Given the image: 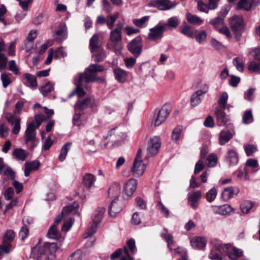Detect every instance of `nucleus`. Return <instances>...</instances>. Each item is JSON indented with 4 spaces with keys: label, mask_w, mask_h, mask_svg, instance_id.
<instances>
[{
    "label": "nucleus",
    "mask_w": 260,
    "mask_h": 260,
    "mask_svg": "<svg viewBox=\"0 0 260 260\" xmlns=\"http://www.w3.org/2000/svg\"><path fill=\"white\" fill-rule=\"evenodd\" d=\"M210 242L220 253H227L229 257L232 260H237L243 255V252L240 249L232 247L230 244H223L216 239L211 240Z\"/></svg>",
    "instance_id": "nucleus-1"
},
{
    "label": "nucleus",
    "mask_w": 260,
    "mask_h": 260,
    "mask_svg": "<svg viewBox=\"0 0 260 260\" xmlns=\"http://www.w3.org/2000/svg\"><path fill=\"white\" fill-rule=\"evenodd\" d=\"M104 70L102 65L90 64L83 73H80L75 77L74 81H94L96 74Z\"/></svg>",
    "instance_id": "nucleus-2"
},
{
    "label": "nucleus",
    "mask_w": 260,
    "mask_h": 260,
    "mask_svg": "<svg viewBox=\"0 0 260 260\" xmlns=\"http://www.w3.org/2000/svg\"><path fill=\"white\" fill-rule=\"evenodd\" d=\"M230 27L235 35L237 40L240 38L241 34L244 31L245 23L243 17L241 15H235L230 19Z\"/></svg>",
    "instance_id": "nucleus-3"
},
{
    "label": "nucleus",
    "mask_w": 260,
    "mask_h": 260,
    "mask_svg": "<svg viewBox=\"0 0 260 260\" xmlns=\"http://www.w3.org/2000/svg\"><path fill=\"white\" fill-rule=\"evenodd\" d=\"M35 125V121H32L27 125V128L25 132V143H30V149H34L38 145L39 140L36 139V129Z\"/></svg>",
    "instance_id": "nucleus-4"
},
{
    "label": "nucleus",
    "mask_w": 260,
    "mask_h": 260,
    "mask_svg": "<svg viewBox=\"0 0 260 260\" xmlns=\"http://www.w3.org/2000/svg\"><path fill=\"white\" fill-rule=\"evenodd\" d=\"M121 41L122 31H120L119 29H113L110 32L107 48L115 51L119 48Z\"/></svg>",
    "instance_id": "nucleus-5"
},
{
    "label": "nucleus",
    "mask_w": 260,
    "mask_h": 260,
    "mask_svg": "<svg viewBox=\"0 0 260 260\" xmlns=\"http://www.w3.org/2000/svg\"><path fill=\"white\" fill-rule=\"evenodd\" d=\"M198 90L192 94L190 99V103L192 106L195 107L201 103V96L207 93L208 90V85L205 82H196Z\"/></svg>",
    "instance_id": "nucleus-6"
},
{
    "label": "nucleus",
    "mask_w": 260,
    "mask_h": 260,
    "mask_svg": "<svg viewBox=\"0 0 260 260\" xmlns=\"http://www.w3.org/2000/svg\"><path fill=\"white\" fill-rule=\"evenodd\" d=\"M142 48V40L140 36H138L132 40L127 45L128 51L135 57H138L141 55Z\"/></svg>",
    "instance_id": "nucleus-7"
},
{
    "label": "nucleus",
    "mask_w": 260,
    "mask_h": 260,
    "mask_svg": "<svg viewBox=\"0 0 260 260\" xmlns=\"http://www.w3.org/2000/svg\"><path fill=\"white\" fill-rule=\"evenodd\" d=\"M160 145L159 137L154 136L150 138L148 142L146 157L148 158L156 155L159 150Z\"/></svg>",
    "instance_id": "nucleus-8"
},
{
    "label": "nucleus",
    "mask_w": 260,
    "mask_h": 260,
    "mask_svg": "<svg viewBox=\"0 0 260 260\" xmlns=\"http://www.w3.org/2000/svg\"><path fill=\"white\" fill-rule=\"evenodd\" d=\"M165 30L164 26L159 23L149 29L150 32L148 35V39L152 41H160L164 36V32Z\"/></svg>",
    "instance_id": "nucleus-9"
},
{
    "label": "nucleus",
    "mask_w": 260,
    "mask_h": 260,
    "mask_svg": "<svg viewBox=\"0 0 260 260\" xmlns=\"http://www.w3.org/2000/svg\"><path fill=\"white\" fill-rule=\"evenodd\" d=\"M171 111V106L169 104H165L156 114L155 126H159L165 122Z\"/></svg>",
    "instance_id": "nucleus-10"
},
{
    "label": "nucleus",
    "mask_w": 260,
    "mask_h": 260,
    "mask_svg": "<svg viewBox=\"0 0 260 260\" xmlns=\"http://www.w3.org/2000/svg\"><path fill=\"white\" fill-rule=\"evenodd\" d=\"M15 237L14 232L11 230H7L4 236V240L2 244L0 245V248L5 252L9 253L12 248L11 242Z\"/></svg>",
    "instance_id": "nucleus-11"
},
{
    "label": "nucleus",
    "mask_w": 260,
    "mask_h": 260,
    "mask_svg": "<svg viewBox=\"0 0 260 260\" xmlns=\"http://www.w3.org/2000/svg\"><path fill=\"white\" fill-rule=\"evenodd\" d=\"M177 4L170 0H155L152 2L150 6L157 7L159 10L165 11L171 9L176 7Z\"/></svg>",
    "instance_id": "nucleus-12"
},
{
    "label": "nucleus",
    "mask_w": 260,
    "mask_h": 260,
    "mask_svg": "<svg viewBox=\"0 0 260 260\" xmlns=\"http://www.w3.org/2000/svg\"><path fill=\"white\" fill-rule=\"evenodd\" d=\"M260 5L259 0H240L237 6V9L246 11H250Z\"/></svg>",
    "instance_id": "nucleus-13"
},
{
    "label": "nucleus",
    "mask_w": 260,
    "mask_h": 260,
    "mask_svg": "<svg viewBox=\"0 0 260 260\" xmlns=\"http://www.w3.org/2000/svg\"><path fill=\"white\" fill-rule=\"evenodd\" d=\"M124 136V134L120 132V131L117 129L116 128L111 129L107 136L104 137L105 140L102 143V146L105 147L108 143L107 141L108 139L112 141H118L119 139L122 138Z\"/></svg>",
    "instance_id": "nucleus-14"
},
{
    "label": "nucleus",
    "mask_w": 260,
    "mask_h": 260,
    "mask_svg": "<svg viewBox=\"0 0 260 260\" xmlns=\"http://www.w3.org/2000/svg\"><path fill=\"white\" fill-rule=\"evenodd\" d=\"M6 119L13 126L12 133L14 135H18L20 131V119L13 115H7Z\"/></svg>",
    "instance_id": "nucleus-15"
},
{
    "label": "nucleus",
    "mask_w": 260,
    "mask_h": 260,
    "mask_svg": "<svg viewBox=\"0 0 260 260\" xmlns=\"http://www.w3.org/2000/svg\"><path fill=\"white\" fill-rule=\"evenodd\" d=\"M146 169L145 165L142 161H134L133 166L131 169V171L133 176L138 177L142 176Z\"/></svg>",
    "instance_id": "nucleus-16"
},
{
    "label": "nucleus",
    "mask_w": 260,
    "mask_h": 260,
    "mask_svg": "<svg viewBox=\"0 0 260 260\" xmlns=\"http://www.w3.org/2000/svg\"><path fill=\"white\" fill-rule=\"evenodd\" d=\"M224 109H220L216 107L215 109V113L217 121L218 124L220 126L224 125L229 121V118L224 111Z\"/></svg>",
    "instance_id": "nucleus-17"
},
{
    "label": "nucleus",
    "mask_w": 260,
    "mask_h": 260,
    "mask_svg": "<svg viewBox=\"0 0 260 260\" xmlns=\"http://www.w3.org/2000/svg\"><path fill=\"white\" fill-rule=\"evenodd\" d=\"M137 186V180L132 178L128 180L124 186V192L128 197L132 196L135 192Z\"/></svg>",
    "instance_id": "nucleus-18"
},
{
    "label": "nucleus",
    "mask_w": 260,
    "mask_h": 260,
    "mask_svg": "<svg viewBox=\"0 0 260 260\" xmlns=\"http://www.w3.org/2000/svg\"><path fill=\"white\" fill-rule=\"evenodd\" d=\"M89 48L92 53L97 52L99 49L103 48L102 47V43L100 40L99 36L98 34H95L90 38L89 40Z\"/></svg>",
    "instance_id": "nucleus-19"
},
{
    "label": "nucleus",
    "mask_w": 260,
    "mask_h": 260,
    "mask_svg": "<svg viewBox=\"0 0 260 260\" xmlns=\"http://www.w3.org/2000/svg\"><path fill=\"white\" fill-rule=\"evenodd\" d=\"M225 160L230 166H235L239 161V155L234 149H229L226 152Z\"/></svg>",
    "instance_id": "nucleus-20"
},
{
    "label": "nucleus",
    "mask_w": 260,
    "mask_h": 260,
    "mask_svg": "<svg viewBox=\"0 0 260 260\" xmlns=\"http://www.w3.org/2000/svg\"><path fill=\"white\" fill-rule=\"evenodd\" d=\"M121 256L120 260H133V258L129 256L127 248L124 247L123 249L119 248L116 250L111 255V258L114 259L118 256Z\"/></svg>",
    "instance_id": "nucleus-21"
},
{
    "label": "nucleus",
    "mask_w": 260,
    "mask_h": 260,
    "mask_svg": "<svg viewBox=\"0 0 260 260\" xmlns=\"http://www.w3.org/2000/svg\"><path fill=\"white\" fill-rule=\"evenodd\" d=\"M180 32L189 38H193L194 37L195 31H197L193 27L187 24L184 22L179 27Z\"/></svg>",
    "instance_id": "nucleus-22"
},
{
    "label": "nucleus",
    "mask_w": 260,
    "mask_h": 260,
    "mask_svg": "<svg viewBox=\"0 0 260 260\" xmlns=\"http://www.w3.org/2000/svg\"><path fill=\"white\" fill-rule=\"evenodd\" d=\"M211 208L214 213L222 215H228L232 212L233 210V208L228 204L220 206H212Z\"/></svg>",
    "instance_id": "nucleus-23"
},
{
    "label": "nucleus",
    "mask_w": 260,
    "mask_h": 260,
    "mask_svg": "<svg viewBox=\"0 0 260 260\" xmlns=\"http://www.w3.org/2000/svg\"><path fill=\"white\" fill-rule=\"evenodd\" d=\"M122 210V207L117 200L114 199L109 207V214L112 217H115Z\"/></svg>",
    "instance_id": "nucleus-24"
},
{
    "label": "nucleus",
    "mask_w": 260,
    "mask_h": 260,
    "mask_svg": "<svg viewBox=\"0 0 260 260\" xmlns=\"http://www.w3.org/2000/svg\"><path fill=\"white\" fill-rule=\"evenodd\" d=\"M93 103V100L91 98H86L82 100H78L76 102L75 109V110H84L91 106Z\"/></svg>",
    "instance_id": "nucleus-25"
},
{
    "label": "nucleus",
    "mask_w": 260,
    "mask_h": 260,
    "mask_svg": "<svg viewBox=\"0 0 260 260\" xmlns=\"http://www.w3.org/2000/svg\"><path fill=\"white\" fill-rule=\"evenodd\" d=\"M121 187L118 182H114L109 187L108 193L110 198L117 200L120 194Z\"/></svg>",
    "instance_id": "nucleus-26"
},
{
    "label": "nucleus",
    "mask_w": 260,
    "mask_h": 260,
    "mask_svg": "<svg viewBox=\"0 0 260 260\" xmlns=\"http://www.w3.org/2000/svg\"><path fill=\"white\" fill-rule=\"evenodd\" d=\"M202 193L201 191H196L189 195L188 203L191 207L193 209H197L198 207V202L201 197Z\"/></svg>",
    "instance_id": "nucleus-27"
},
{
    "label": "nucleus",
    "mask_w": 260,
    "mask_h": 260,
    "mask_svg": "<svg viewBox=\"0 0 260 260\" xmlns=\"http://www.w3.org/2000/svg\"><path fill=\"white\" fill-rule=\"evenodd\" d=\"M233 137V134L229 130H223L220 132L219 136V143L223 145L228 143Z\"/></svg>",
    "instance_id": "nucleus-28"
},
{
    "label": "nucleus",
    "mask_w": 260,
    "mask_h": 260,
    "mask_svg": "<svg viewBox=\"0 0 260 260\" xmlns=\"http://www.w3.org/2000/svg\"><path fill=\"white\" fill-rule=\"evenodd\" d=\"M37 31L31 30L29 31L26 40L24 42V45L26 49L28 51L32 48L33 43L35 39L37 38Z\"/></svg>",
    "instance_id": "nucleus-29"
},
{
    "label": "nucleus",
    "mask_w": 260,
    "mask_h": 260,
    "mask_svg": "<svg viewBox=\"0 0 260 260\" xmlns=\"http://www.w3.org/2000/svg\"><path fill=\"white\" fill-rule=\"evenodd\" d=\"M190 243L193 247L198 249H203L206 245L207 241L205 238L198 237L191 239Z\"/></svg>",
    "instance_id": "nucleus-30"
},
{
    "label": "nucleus",
    "mask_w": 260,
    "mask_h": 260,
    "mask_svg": "<svg viewBox=\"0 0 260 260\" xmlns=\"http://www.w3.org/2000/svg\"><path fill=\"white\" fill-rule=\"evenodd\" d=\"M24 175L26 177L29 175L31 171L37 170L40 166V162L38 161L26 162L25 163Z\"/></svg>",
    "instance_id": "nucleus-31"
},
{
    "label": "nucleus",
    "mask_w": 260,
    "mask_h": 260,
    "mask_svg": "<svg viewBox=\"0 0 260 260\" xmlns=\"http://www.w3.org/2000/svg\"><path fill=\"white\" fill-rule=\"evenodd\" d=\"M67 28L64 23H60L55 32V35L60 37V40L62 41L67 38Z\"/></svg>",
    "instance_id": "nucleus-32"
},
{
    "label": "nucleus",
    "mask_w": 260,
    "mask_h": 260,
    "mask_svg": "<svg viewBox=\"0 0 260 260\" xmlns=\"http://www.w3.org/2000/svg\"><path fill=\"white\" fill-rule=\"evenodd\" d=\"M105 211V208L104 207H100L97 208L92 216V222L99 224L103 217Z\"/></svg>",
    "instance_id": "nucleus-33"
},
{
    "label": "nucleus",
    "mask_w": 260,
    "mask_h": 260,
    "mask_svg": "<svg viewBox=\"0 0 260 260\" xmlns=\"http://www.w3.org/2000/svg\"><path fill=\"white\" fill-rule=\"evenodd\" d=\"M86 83L87 82H78L75 89L70 94L69 97L71 98L75 94H77L80 98L83 96L85 94L83 88Z\"/></svg>",
    "instance_id": "nucleus-34"
},
{
    "label": "nucleus",
    "mask_w": 260,
    "mask_h": 260,
    "mask_svg": "<svg viewBox=\"0 0 260 260\" xmlns=\"http://www.w3.org/2000/svg\"><path fill=\"white\" fill-rule=\"evenodd\" d=\"M161 237L164 239L167 243V246L170 251L173 250L172 245L174 243L173 237L168 233L167 229H164L161 234Z\"/></svg>",
    "instance_id": "nucleus-35"
},
{
    "label": "nucleus",
    "mask_w": 260,
    "mask_h": 260,
    "mask_svg": "<svg viewBox=\"0 0 260 260\" xmlns=\"http://www.w3.org/2000/svg\"><path fill=\"white\" fill-rule=\"evenodd\" d=\"M95 180L96 178L93 175L87 173L83 177V182L87 188H89L93 185Z\"/></svg>",
    "instance_id": "nucleus-36"
},
{
    "label": "nucleus",
    "mask_w": 260,
    "mask_h": 260,
    "mask_svg": "<svg viewBox=\"0 0 260 260\" xmlns=\"http://www.w3.org/2000/svg\"><path fill=\"white\" fill-rule=\"evenodd\" d=\"M188 22L192 24L200 25L203 23L204 20L195 15L187 13L186 15Z\"/></svg>",
    "instance_id": "nucleus-37"
},
{
    "label": "nucleus",
    "mask_w": 260,
    "mask_h": 260,
    "mask_svg": "<svg viewBox=\"0 0 260 260\" xmlns=\"http://www.w3.org/2000/svg\"><path fill=\"white\" fill-rule=\"evenodd\" d=\"M74 207L72 206V205L64 207L63 208L61 214L58 215V216L55 218L54 221L55 223L58 224L61 221L63 216L71 213Z\"/></svg>",
    "instance_id": "nucleus-38"
},
{
    "label": "nucleus",
    "mask_w": 260,
    "mask_h": 260,
    "mask_svg": "<svg viewBox=\"0 0 260 260\" xmlns=\"http://www.w3.org/2000/svg\"><path fill=\"white\" fill-rule=\"evenodd\" d=\"M209 23L212 25L214 28L218 30L224 24V19L221 18L220 16H217V17L211 19L209 21Z\"/></svg>",
    "instance_id": "nucleus-39"
},
{
    "label": "nucleus",
    "mask_w": 260,
    "mask_h": 260,
    "mask_svg": "<svg viewBox=\"0 0 260 260\" xmlns=\"http://www.w3.org/2000/svg\"><path fill=\"white\" fill-rule=\"evenodd\" d=\"M180 23V21L178 17L176 16L170 18L166 23L162 24L165 29H167L168 26L171 27L173 28H176Z\"/></svg>",
    "instance_id": "nucleus-40"
},
{
    "label": "nucleus",
    "mask_w": 260,
    "mask_h": 260,
    "mask_svg": "<svg viewBox=\"0 0 260 260\" xmlns=\"http://www.w3.org/2000/svg\"><path fill=\"white\" fill-rule=\"evenodd\" d=\"M254 206V203L250 201H243L241 205V212L244 214H248Z\"/></svg>",
    "instance_id": "nucleus-41"
},
{
    "label": "nucleus",
    "mask_w": 260,
    "mask_h": 260,
    "mask_svg": "<svg viewBox=\"0 0 260 260\" xmlns=\"http://www.w3.org/2000/svg\"><path fill=\"white\" fill-rule=\"evenodd\" d=\"M71 143L70 142H67L65 143L61 148L60 153L58 156V159L60 161H63L66 159L68 152L71 148Z\"/></svg>",
    "instance_id": "nucleus-42"
},
{
    "label": "nucleus",
    "mask_w": 260,
    "mask_h": 260,
    "mask_svg": "<svg viewBox=\"0 0 260 260\" xmlns=\"http://www.w3.org/2000/svg\"><path fill=\"white\" fill-rule=\"evenodd\" d=\"M196 40L199 44H203L207 37V33L205 30H201L200 31H195L194 37Z\"/></svg>",
    "instance_id": "nucleus-43"
},
{
    "label": "nucleus",
    "mask_w": 260,
    "mask_h": 260,
    "mask_svg": "<svg viewBox=\"0 0 260 260\" xmlns=\"http://www.w3.org/2000/svg\"><path fill=\"white\" fill-rule=\"evenodd\" d=\"M47 237L50 239H56L60 237V233L57 230L55 225H52L49 228L47 234Z\"/></svg>",
    "instance_id": "nucleus-44"
},
{
    "label": "nucleus",
    "mask_w": 260,
    "mask_h": 260,
    "mask_svg": "<svg viewBox=\"0 0 260 260\" xmlns=\"http://www.w3.org/2000/svg\"><path fill=\"white\" fill-rule=\"evenodd\" d=\"M93 54L92 57L94 61L96 62L103 61L106 57L105 51L103 48L99 49V50Z\"/></svg>",
    "instance_id": "nucleus-45"
},
{
    "label": "nucleus",
    "mask_w": 260,
    "mask_h": 260,
    "mask_svg": "<svg viewBox=\"0 0 260 260\" xmlns=\"http://www.w3.org/2000/svg\"><path fill=\"white\" fill-rule=\"evenodd\" d=\"M182 127L177 126L173 131L172 134V139L173 141L177 142L181 137L182 134Z\"/></svg>",
    "instance_id": "nucleus-46"
},
{
    "label": "nucleus",
    "mask_w": 260,
    "mask_h": 260,
    "mask_svg": "<svg viewBox=\"0 0 260 260\" xmlns=\"http://www.w3.org/2000/svg\"><path fill=\"white\" fill-rule=\"evenodd\" d=\"M148 16H144L140 19H133V22L136 26L143 28L146 26V23L148 21Z\"/></svg>",
    "instance_id": "nucleus-47"
},
{
    "label": "nucleus",
    "mask_w": 260,
    "mask_h": 260,
    "mask_svg": "<svg viewBox=\"0 0 260 260\" xmlns=\"http://www.w3.org/2000/svg\"><path fill=\"white\" fill-rule=\"evenodd\" d=\"M156 207L160 213L166 218H168L170 215L169 209L160 202H157Z\"/></svg>",
    "instance_id": "nucleus-48"
},
{
    "label": "nucleus",
    "mask_w": 260,
    "mask_h": 260,
    "mask_svg": "<svg viewBox=\"0 0 260 260\" xmlns=\"http://www.w3.org/2000/svg\"><path fill=\"white\" fill-rule=\"evenodd\" d=\"M13 155L18 159L24 160L26 158L27 153L22 149H16L13 151Z\"/></svg>",
    "instance_id": "nucleus-49"
},
{
    "label": "nucleus",
    "mask_w": 260,
    "mask_h": 260,
    "mask_svg": "<svg viewBox=\"0 0 260 260\" xmlns=\"http://www.w3.org/2000/svg\"><path fill=\"white\" fill-rule=\"evenodd\" d=\"M253 121V118L251 110L246 111L243 115V123L247 124L251 123Z\"/></svg>",
    "instance_id": "nucleus-50"
},
{
    "label": "nucleus",
    "mask_w": 260,
    "mask_h": 260,
    "mask_svg": "<svg viewBox=\"0 0 260 260\" xmlns=\"http://www.w3.org/2000/svg\"><path fill=\"white\" fill-rule=\"evenodd\" d=\"M235 194L234 188L232 186L226 187L222 193V197L226 200L232 198Z\"/></svg>",
    "instance_id": "nucleus-51"
},
{
    "label": "nucleus",
    "mask_w": 260,
    "mask_h": 260,
    "mask_svg": "<svg viewBox=\"0 0 260 260\" xmlns=\"http://www.w3.org/2000/svg\"><path fill=\"white\" fill-rule=\"evenodd\" d=\"M114 74L116 80L118 81H121L122 80H125L127 73L124 70L118 69L114 70Z\"/></svg>",
    "instance_id": "nucleus-52"
},
{
    "label": "nucleus",
    "mask_w": 260,
    "mask_h": 260,
    "mask_svg": "<svg viewBox=\"0 0 260 260\" xmlns=\"http://www.w3.org/2000/svg\"><path fill=\"white\" fill-rule=\"evenodd\" d=\"M233 64L236 67V69L242 72L244 70V64L242 59L239 57H235L233 60Z\"/></svg>",
    "instance_id": "nucleus-53"
},
{
    "label": "nucleus",
    "mask_w": 260,
    "mask_h": 260,
    "mask_svg": "<svg viewBox=\"0 0 260 260\" xmlns=\"http://www.w3.org/2000/svg\"><path fill=\"white\" fill-rule=\"evenodd\" d=\"M53 89V85L51 82H47L41 87L40 90L43 95H46Z\"/></svg>",
    "instance_id": "nucleus-54"
},
{
    "label": "nucleus",
    "mask_w": 260,
    "mask_h": 260,
    "mask_svg": "<svg viewBox=\"0 0 260 260\" xmlns=\"http://www.w3.org/2000/svg\"><path fill=\"white\" fill-rule=\"evenodd\" d=\"M8 69L13 73L14 75H18L20 74V71L14 60H11L8 62Z\"/></svg>",
    "instance_id": "nucleus-55"
},
{
    "label": "nucleus",
    "mask_w": 260,
    "mask_h": 260,
    "mask_svg": "<svg viewBox=\"0 0 260 260\" xmlns=\"http://www.w3.org/2000/svg\"><path fill=\"white\" fill-rule=\"evenodd\" d=\"M8 57L5 53H0V71H5L7 69Z\"/></svg>",
    "instance_id": "nucleus-56"
},
{
    "label": "nucleus",
    "mask_w": 260,
    "mask_h": 260,
    "mask_svg": "<svg viewBox=\"0 0 260 260\" xmlns=\"http://www.w3.org/2000/svg\"><path fill=\"white\" fill-rule=\"evenodd\" d=\"M228 99V95L226 92H223L220 96L218 103L220 106V109H225L227 101Z\"/></svg>",
    "instance_id": "nucleus-57"
},
{
    "label": "nucleus",
    "mask_w": 260,
    "mask_h": 260,
    "mask_svg": "<svg viewBox=\"0 0 260 260\" xmlns=\"http://www.w3.org/2000/svg\"><path fill=\"white\" fill-rule=\"evenodd\" d=\"M44 245L51 254H54L59 248L57 243L54 242L46 243L44 244Z\"/></svg>",
    "instance_id": "nucleus-58"
},
{
    "label": "nucleus",
    "mask_w": 260,
    "mask_h": 260,
    "mask_svg": "<svg viewBox=\"0 0 260 260\" xmlns=\"http://www.w3.org/2000/svg\"><path fill=\"white\" fill-rule=\"evenodd\" d=\"M9 131L7 125L5 123L0 124V138H6L9 136Z\"/></svg>",
    "instance_id": "nucleus-59"
},
{
    "label": "nucleus",
    "mask_w": 260,
    "mask_h": 260,
    "mask_svg": "<svg viewBox=\"0 0 260 260\" xmlns=\"http://www.w3.org/2000/svg\"><path fill=\"white\" fill-rule=\"evenodd\" d=\"M217 195V190L215 188L213 187L207 193V200L209 202H212L216 198Z\"/></svg>",
    "instance_id": "nucleus-60"
},
{
    "label": "nucleus",
    "mask_w": 260,
    "mask_h": 260,
    "mask_svg": "<svg viewBox=\"0 0 260 260\" xmlns=\"http://www.w3.org/2000/svg\"><path fill=\"white\" fill-rule=\"evenodd\" d=\"M217 250L219 251L218 250L214 248L212 245V249L211 250V252L210 254L209 255V257L212 260H222V256L217 252H215L214 251Z\"/></svg>",
    "instance_id": "nucleus-61"
},
{
    "label": "nucleus",
    "mask_w": 260,
    "mask_h": 260,
    "mask_svg": "<svg viewBox=\"0 0 260 260\" xmlns=\"http://www.w3.org/2000/svg\"><path fill=\"white\" fill-rule=\"evenodd\" d=\"M207 160L208 161V166L209 167H214L217 164V157L215 154H211L208 156Z\"/></svg>",
    "instance_id": "nucleus-62"
},
{
    "label": "nucleus",
    "mask_w": 260,
    "mask_h": 260,
    "mask_svg": "<svg viewBox=\"0 0 260 260\" xmlns=\"http://www.w3.org/2000/svg\"><path fill=\"white\" fill-rule=\"evenodd\" d=\"M53 55L55 58H61L64 57L67 54L64 51L63 48H58L54 51H53Z\"/></svg>",
    "instance_id": "nucleus-63"
},
{
    "label": "nucleus",
    "mask_w": 260,
    "mask_h": 260,
    "mask_svg": "<svg viewBox=\"0 0 260 260\" xmlns=\"http://www.w3.org/2000/svg\"><path fill=\"white\" fill-rule=\"evenodd\" d=\"M83 254L80 250H77L73 253L68 260H83Z\"/></svg>",
    "instance_id": "nucleus-64"
}]
</instances>
